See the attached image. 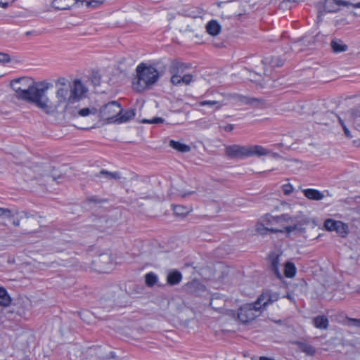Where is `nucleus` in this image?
I'll return each mask as SVG.
<instances>
[{
	"instance_id": "obj_37",
	"label": "nucleus",
	"mask_w": 360,
	"mask_h": 360,
	"mask_svg": "<svg viewBox=\"0 0 360 360\" xmlns=\"http://www.w3.org/2000/svg\"><path fill=\"white\" fill-rule=\"evenodd\" d=\"M164 119L162 117H154L151 120L143 119L141 121V123L144 124H160L164 122Z\"/></svg>"
},
{
	"instance_id": "obj_57",
	"label": "nucleus",
	"mask_w": 360,
	"mask_h": 360,
	"mask_svg": "<svg viewBox=\"0 0 360 360\" xmlns=\"http://www.w3.org/2000/svg\"><path fill=\"white\" fill-rule=\"evenodd\" d=\"M357 142H359V143H357V146H360V139H359V141H355V143H357Z\"/></svg>"
},
{
	"instance_id": "obj_56",
	"label": "nucleus",
	"mask_w": 360,
	"mask_h": 360,
	"mask_svg": "<svg viewBox=\"0 0 360 360\" xmlns=\"http://www.w3.org/2000/svg\"><path fill=\"white\" fill-rule=\"evenodd\" d=\"M31 33H32V32H30V31L27 32H26V35H30V34H31Z\"/></svg>"
},
{
	"instance_id": "obj_24",
	"label": "nucleus",
	"mask_w": 360,
	"mask_h": 360,
	"mask_svg": "<svg viewBox=\"0 0 360 360\" xmlns=\"http://www.w3.org/2000/svg\"><path fill=\"white\" fill-rule=\"evenodd\" d=\"M338 5L336 1L326 0L324 2L323 8L324 11L328 13H336L340 11V6Z\"/></svg>"
},
{
	"instance_id": "obj_53",
	"label": "nucleus",
	"mask_w": 360,
	"mask_h": 360,
	"mask_svg": "<svg viewBox=\"0 0 360 360\" xmlns=\"http://www.w3.org/2000/svg\"><path fill=\"white\" fill-rule=\"evenodd\" d=\"M338 121L342 127H343V125H345L344 123V121L340 117H338Z\"/></svg>"
},
{
	"instance_id": "obj_13",
	"label": "nucleus",
	"mask_w": 360,
	"mask_h": 360,
	"mask_svg": "<svg viewBox=\"0 0 360 360\" xmlns=\"http://www.w3.org/2000/svg\"><path fill=\"white\" fill-rule=\"evenodd\" d=\"M293 344L300 349V350L304 353H305L308 356H314L316 352V349L312 345L299 340H296L293 342Z\"/></svg>"
},
{
	"instance_id": "obj_31",
	"label": "nucleus",
	"mask_w": 360,
	"mask_h": 360,
	"mask_svg": "<svg viewBox=\"0 0 360 360\" xmlns=\"http://www.w3.org/2000/svg\"><path fill=\"white\" fill-rule=\"evenodd\" d=\"M173 211L175 215L184 217L190 212V209L183 205L173 206Z\"/></svg>"
},
{
	"instance_id": "obj_28",
	"label": "nucleus",
	"mask_w": 360,
	"mask_h": 360,
	"mask_svg": "<svg viewBox=\"0 0 360 360\" xmlns=\"http://www.w3.org/2000/svg\"><path fill=\"white\" fill-rule=\"evenodd\" d=\"M284 274L287 278H292L296 274V267L292 262H287L285 264Z\"/></svg>"
},
{
	"instance_id": "obj_29",
	"label": "nucleus",
	"mask_w": 360,
	"mask_h": 360,
	"mask_svg": "<svg viewBox=\"0 0 360 360\" xmlns=\"http://www.w3.org/2000/svg\"><path fill=\"white\" fill-rule=\"evenodd\" d=\"M169 192V195L172 196H180L181 198H186L195 193L193 191L183 192L174 188L173 186H171Z\"/></svg>"
},
{
	"instance_id": "obj_15",
	"label": "nucleus",
	"mask_w": 360,
	"mask_h": 360,
	"mask_svg": "<svg viewBox=\"0 0 360 360\" xmlns=\"http://www.w3.org/2000/svg\"><path fill=\"white\" fill-rule=\"evenodd\" d=\"M95 262L98 264L100 267V271L107 272L108 268L106 266L111 264V258L108 255L103 254L98 256Z\"/></svg>"
},
{
	"instance_id": "obj_45",
	"label": "nucleus",
	"mask_w": 360,
	"mask_h": 360,
	"mask_svg": "<svg viewBox=\"0 0 360 360\" xmlns=\"http://www.w3.org/2000/svg\"><path fill=\"white\" fill-rule=\"evenodd\" d=\"M1 216H6L7 217H11L12 216L11 210L9 209L0 207V217H1Z\"/></svg>"
},
{
	"instance_id": "obj_35",
	"label": "nucleus",
	"mask_w": 360,
	"mask_h": 360,
	"mask_svg": "<svg viewBox=\"0 0 360 360\" xmlns=\"http://www.w3.org/2000/svg\"><path fill=\"white\" fill-rule=\"evenodd\" d=\"M86 201L88 202H93L94 204H101L103 202H107L108 200L106 198H100L96 195H91L86 198Z\"/></svg>"
},
{
	"instance_id": "obj_21",
	"label": "nucleus",
	"mask_w": 360,
	"mask_h": 360,
	"mask_svg": "<svg viewBox=\"0 0 360 360\" xmlns=\"http://www.w3.org/2000/svg\"><path fill=\"white\" fill-rule=\"evenodd\" d=\"M96 177L104 176L107 179L119 180L121 178L120 173L118 172H111L105 169H101L95 175Z\"/></svg>"
},
{
	"instance_id": "obj_47",
	"label": "nucleus",
	"mask_w": 360,
	"mask_h": 360,
	"mask_svg": "<svg viewBox=\"0 0 360 360\" xmlns=\"http://www.w3.org/2000/svg\"><path fill=\"white\" fill-rule=\"evenodd\" d=\"M233 129H234V125L231 124H228L227 125L224 127V129L228 132L231 131Z\"/></svg>"
},
{
	"instance_id": "obj_7",
	"label": "nucleus",
	"mask_w": 360,
	"mask_h": 360,
	"mask_svg": "<svg viewBox=\"0 0 360 360\" xmlns=\"http://www.w3.org/2000/svg\"><path fill=\"white\" fill-rule=\"evenodd\" d=\"M324 227L326 230L335 231L341 237H345L348 233V226L341 221H335L332 219H328L324 222Z\"/></svg>"
},
{
	"instance_id": "obj_38",
	"label": "nucleus",
	"mask_w": 360,
	"mask_h": 360,
	"mask_svg": "<svg viewBox=\"0 0 360 360\" xmlns=\"http://www.w3.org/2000/svg\"><path fill=\"white\" fill-rule=\"evenodd\" d=\"M347 321L349 326L360 328V319L347 318Z\"/></svg>"
},
{
	"instance_id": "obj_52",
	"label": "nucleus",
	"mask_w": 360,
	"mask_h": 360,
	"mask_svg": "<svg viewBox=\"0 0 360 360\" xmlns=\"http://www.w3.org/2000/svg\"><path fill=\"white\" fill-rule=\"evenodd\" d=\"M349 6H352L354 8H360V2L354 4H351Z\"/></svg>"
},
{
	"instance_id": "obj_14",
	"label": "nucleus",
	"mask_w": 360,
	"mask_h": 360,
	"mask_svg": "<svg viewBox=\"0 0 360 360\" xmlns=\"http://www.w3.org/2000/svg\"><path fill=\"white\" fill-rule=\"evenodd\" d=\"M181 280L182 274L176 269L172 270L167 276V283L170 285H176L179 284Z\"/></svg>"
},
{
	"instance_id": "obj_58",
	"label": "nucleus",
	"mask_w": 360,
	"mask_h": 360,
	"mask_svg": "<svg viewBox=\"0 0 360 360\" xmlns=\"http://www.w3.org/2000/svg\"><path fill=\"white\" fill-rule=\"evenodd\" d=\"M34 167L37 169L39 167V166L38 165H34Z\"/></svg>"
},
{
	"instance_id": "obj_20",
	"label": "nucleus",
	"mask_w": 360,
	"mask_h": 360,
	"mask_svg": "<svg viewBox=\"0 0 360 360\" xmlns=\"http://www.w3.org/2000/svg\"><path fill=\"white\" fill-rule=\"evenodd\" d=\"M314 325L319 329H326L328 326V319L326 316H317L313 319Z\"/></svg>"
},
{
	"instance_id": "obj_17",
	"label": "nucleus",
	"mask_w": 360,
	"mask_h": 360,
	"mask_svg": "<svg viewBox=\"0 0 360 360\" xmlns=\"http://www.w3.org/2000/svg\"><path fill=\"white\" fill-rule=\"evenodd\" d=\"M330 46L333 51L335 53L345 52L348 49V46L344 44L341 39L337 38L332 39Z\"/></svg>"
},
{
	"instance_id": "obj_2",
	"label": "nucleus",
	"mask_w": 360,
	"mask_h": 360,
	"mask_svg": "<svg viewBox=\"0 0 360 360\" xmlns=\"http://www.w3.org/2000/svg\"><path fill=\"white\" fill-rule=\"evenodd\" d=\"M167 69V64L163 60L151 63H140L136 68V76L132 81L133 89L137 92L150 89L162 77Z\"/></svg>"
},
{
	"instance_id": "obj_32",
	"label": "nucleus",
	"mask_w": 360,
	"mask_h": 360,
	"mask_svg": "<svg viewBox=\"0 0 360 360\" xmlns=\"http://www.w3.org/2000/svg\"><path fill=\"white\" fill-rule=\"evenodd\" d=\"M266 297L268 296V301H265L263 303V307H266L267 305L277 301L279 298V294L276 292H271L268 291V295H265Z\"/></svg>"
},
{
	"instance_id": "obj_30",
	"label": "nucleus",
	"mask_w": 360,
	"mask_h": 360,
	"mask_svg": "<svg viewBox=\"0 0 360 360\" xmlns=\"http://www.w3.org/2000/svg\"><path fill=\"white\" fill-rule=\"evenodd\" d=\"M158 281V276L153 272H149L145 275V283L148 287H153Z\"/></svg>"
},
{
	"instance_id": "obj_34",
	"label": "nucleus",
	"mask_w": 360,
	"mask_h": 360,
	"mask_svg": "<svg viewBox=\"0 0 360 360\" xmlns=\"http://www.w3.org/2000/svg\"><path fill=\"white\" fill-rule=\"evenodd\" d=\"M266 295H268V291L262 292L257 299V300L253 302L257 307H260V309H262V307H263V303L265 301H268V296H265Z\"/></svg>"
},
{
	"instance_id": "obj_46",
	"label": "nucleus",
	"mask_w": 360,
	"mask_h": 360,
	"mask_svg": "<svg viewBox=\"0 0 360 360\" xmlns=\"http://www.w3.org/2000/svg\"><path fill=\"white\" fill-rule=\"evenodd\" d=\"M343 130H344V133L345 134V136L348 138H352V134L349 131V130L347 129V127H346V125H343V127H342Z\"/></svg>"
},
{
	"instance_id": "obj_36",
	"label": "nucleus",
	"mask_w": 360,
	"mask_h": 360,
	"mask_svg": "<svg viewBox=\"0 0 360 360\" xmlns=\"http://www.w3.org/2000/svg\"><path fill=\"white\" fill-rule=\"evenodd\" d=\"M240 101L245 104L255 105L259 102V99L256 98H249L247 96H241Z\"/></svg>"
},
{
	"instance_id": "obj_42",
	"label": "nucleus",
	"mask_w": 360,
	"mask_h": 360,
	"mask_svg": "<svg viewBox=\"0 0 360 360\" xmlns=\"http://www.w3.org/2000/svg\"><path fill=\"white\" fill-rule=\"evenodd\" d=\"M11 57L8 53L0 52V64H4L10 62Z\"/></svg>"
},
{
	"instance_id": "obj_51",
	"label": "nucleus",
	"mask_w": 360,
	"mask_h": 360,
	"mask_svg": "<svg viewBox=\"0 0 360 360\" xmlns=\"http://www.w3.org/2000/svg\"><path fill=\"white\" fill-rule=\"evenodd\" d=\"M259 360H275V359L270 358V357L263 356H260L259 358Z\"/></svg>"
},
{
	"instance_id": "obj_26",
	"label": "nucleus",
	"mask_w": 360,
	"mask_h": 360,
	"mask_svg": "<svg viewBox=\"0 0 360 360\" xmlns=\"http://www.w3.org/2000/svg\"><path fill=\"white\" fill-rule=\"evenodd\" d=\"M264 64H269L273 68L281 67L283 65V60L280 57L266 58L262 60Z\"/></svg>"
},
{
	"instance_id": "obj_40",
	"label": "nucleus",
	"mask_w": 360,
	"mask_h": 360,
	"mask_svg": "<svg viewBox=\"0 0 360 360\" xmlns=\"http://www.w3.org/2000/svg\"><path fill=\"white\" fill-rule=\"evenodd\" d=\"M282 190L285 195H288L292 193L293 187L290 184H287L282 186Z\"/></svg>"
},
{
	"instance_id": "obj_8",
	"label": "nucleus",
	"mask_w": 360,
	"mask_h": 360,
	"mask_svg": "<svg viewBox=\"0 0 360 360\" xmlns=\"http://www.w3.org/2000/svg\"><path fill=\"white\" fill-rule=\"evenodd\" d=\"M69 87L70 94L68 97V103H75L79 101L86 91L84 86L79 79L74 82L72 86L69 85Z\"/></svg>"
},
{
	"instance_id": "obj_18",
	"label": "nucleus",
	"mask_w": 360,
	"mask_h": 360,
	"mask_svg": "<svg viewBox=\"0 0 360 360\" xmlns=\"http://www.w3.org/2000/svg\"><path fill=\"white\" fill-rule=\"evenodd\" d=\"M304 196L312 200H321L324 198V195L316 189L307 188L302 191Z\"/></svg>"
},
{
	"instance_id": "obj_11",
	"label": "nucleus",
	"mask_w": 360,
	"mask_h": 360,
	"mask_svg": "<svg viewBox=\"0 0 360 360\" xmlns=\"http://www.w3.org/2000/svg\"><path fill=\"white\" fill-rule=\"evenodd\" d=\"M190 63H185L174 59L171 61L168 68L170 74H179L183 73L186 70L191 68Z\"/></svg>"
},
{
	"instance_id": "obj_6",
	"label": "nucleus",
	"mask_w": 360,
	"mask_h": 360,
	"mask_svg": "<svg viewBox=\"0 0 360 360\" xmlns=\"http://www.w3.org/2000/svg\"><path fill=\"white\" fill-rule=\"evenodd\" d=\"M293 225L287 226L284 227V230L279 229L274 227H264L263 225H260L257 227V231L262 234H266L267 232L270 233H283L284 231L289 233L292 231H297L299 233H302L304 231V228L302 226V224L297 220V217H295V221H294Z\"/></svg>"
},
{
	"instance_id": "obj_23",
	"label": "nucleus",
	"mask_w": 360,
	"mask_h": 360,
	"mask_svg": "<svg viewBox=\"0 0 360 360\" xmlns=\"http://www.w3.org/2000/svg\"><path fill=\"white\" fill-rule=\"evenodd\" d=\"M169 145L172 148L181 153H186L191 150V147L188 145L174 140H171Z\"/></svg>"
},
{
	"instance_id": "obj_41",
	"label": "nucleus",
	"mask_w": 360,
	"mask_h": 360,
	"mask_svg": "<svg viewBox=\"0 0 360 360\" xmlns=\"http://www.w3.org/2000/svg\"><path fill=\"white\" fill-rule=\"evenodd\" d=\"M103 3L101 0H88L86 1V6L87 7H96Z\"/></svg>"
},
{
	"instance_id": "obj_12",
	"label": "nucleus",
	"mask_w": 360,
	"mask_h": 360,
	"mask_svg": "<svg viewBox=\"0 0 360 360\" xmlns=\"http://www.w3.org/2000/svg\"><path fill=\"white\" fill-rule=\"evenodd\" d=\"M266 224L269 227L272 224L280 223L281 221H286L293 223L295 221V217H291L288 214H281V216L272 217L271 215H266Z\"/></svg>"
},
{
	"instance_id": "obj_55",
	"label": "nucleus",
	"mask_w": 360,
	"mask_h": 360,
	"mask_svg": "<svg viewBox=\"0 0 360 360\" xmlns=\"http://www.w3.org/2000/svg\"><path fill=\"white\" fill-rule=\"evenodd\" d=\"M52 176H53V180H56L58 178H59V177H60V176H58V177H56V176H53V175Z\"/></svg>"
},
{
	"instance_id": "obj_43",
	"label": "nucleus",
	"mask_w": 360,
	"mask_h": 360,
	"mask_svg": "<svg viewBox=\"0 0 360 360\" xmlns=\"http://www.w3.org/2000/svg\"><path fill=\"white\" fill-rule=\"evenodd\" d=\"M181 83H184L185 84H189L192 81V75L190 74L184 75L181 78Z\"/></svg>"
},
{
	"instance_id": "obj_49",
	"label": "nucleus",
	"mask_w": 360,
	"mask_h": 360,
	"mask_svg": "<svg viewBox=\"0 0 360 360\" xmlns=\"http://www.w3.org/2000/svg\"><path fill=\"white\" fill-rule=\"evenodd\" d=\"M9 6V4L8 2H3V1H0V7H2L4 8H8Z\"/></svg>"
},
{
	"instance_id": "obj_33",
	"label": "nucleus",
	"mask_w": 360,
	"mask_h": 360,
	"mask_svg": "<svg viewBox=\"0 0 360 360\" xmlns=\"http://www.w3.org/2000/svg\"><path fill=\"white\" fill-rule=\"evenodd\" d=\"M97 112V110L95 108H84L78 111V115L82 117H86L89 115H96Z\"/></svg>"
},
{
	"instance_id": "obj_39",
	"label": "nucleus",
	"mask_w": 360,
	"mask_h": 360,
	"mask_svg": "<svg viewBox=\"0 0 360 360\" xmlns=\"http://www.w3.org/2000/svg\"><path fill=\"white\" fill-rule=\"evenodd\" d=\"M171 75H172V77L170 79V82L172 84L178 85L181 83V77H180L179 74H171Z\"/></svg>"
},
{
	"instance_id": "obj_22",
	"label": "nucleus",
	"mask_w": 360,
	"mask_h": 360,
	"mask_svg": "<svg viewBox=\"0 0 360 360\" xmlns=\"http://www.w3.org/2000/svg\"><path fill=\"white\" fill-rule=\"evenodd\" d=\"M135 110L129 109L126 110L120 117L116 118L114 122L117 123L126 122L131 120L135 116Z\"/></svg>"
},
{
	"instance_id": "obj_1",
	"label": "nucleus",
	"mask_w": 360,
	"mask_h": 360,
	"mask_svg": "<svg viewBox=\"0 0 360 360\" xmlns=\"http://www.w3.org/2000/svg\"><path fill=\"white\" fill-rule=\"evenodd\" d=\"M28 81L27 77H20L11 82V87L15 92L13 98L34 104L47 115L56 112V106L52 104L46 95L50 84L32 81L30 84L26 85L25 82Z\"/></svg>"
},
{
	"instance_id": "obj_4",
	"label": "nucleus",
	"mask_w": 360,
	"mask_h": 360,
	"mask_svg": "<svg viewBox=\"0 0 360 360\" xmlns=\"http://www.w3.org/2000/svg\"><path fill=\"white\" fill-rule=\"evenodd\" d=\"M262 314L260 307H257L254 303H247L242 305L238 310V319L243 324L248 323Z\"/></svg>"
},
{
	"instance_id": "obj_16",
	"label": "nucleus",
	"mask_w": 360,
	"mask_h": 360,
	"mask_svg": "<svg viewBox=\"0 0 360 360\" xmlns=\"http://www.w3.org/2000/svg\"><path fill=\"white\" fill-rule=\"evenodd\" d=\"M269 260L271 262V270L274 275L279 279L282 278V274H281L278 268L279 264V257L275 254L269 255Z\"/></svg>"
},
{
	"instance_id": "obj_19",
	"label": "nucleus",
	"mask_w": 360,
	"mask_h": 360,
	"mask_svg": "<svg viewBox=\"0 0 360 360\" xmlns=\"http://www.w3.org/2000/svg\"><path fill=\"white\" fill-rule=\"evenodd\" d=\"M206 30L210 35L217 36L221 32V25L217 20H212L207 23Z\"/></svg>"
},
{
	"instance_id": "obj_5",
	"label": "nucleus",
	"mask_w": 360,
	"mask_h": 360,
	"mask_svg": "<svg viewBox=\"0 0 360 360\" xmlns=\"http://www.w3.org/2000/svg\"><path fill=\"white\" fill-rule=\"evenodd\" d=\"M122 112V108L117 101H110L103 105L99 110V117L108 123L112 122Z\"/></svg>"
},
{
	"instance_id": "obj_50",
	"label": "nucleus",
	"mask_w": 360,
	"mask_h": 360,
	"mask_svg": "<svg viewBox=\"0 0 360 360\" xmlns=\"http://www.w3.org/2000/svg\"><path fill=\"white\" fill-rule=\"evenodd\" d=\"M13 224L15 226H19L20 225V220L16 219H13Z\"/></svg>"
},
{
	"instance_id": "obj_48",
	"label": "nucleus",
	"mask_w": 360,
	"mask_h": 360,
	"mask_svg": "<svg viewBox=\"0 0 360 360\" xmlns=\"http://www.w3.org/2000/svg\"><path fill=\"white\" fill-rule=\"evenodd\" d=\"M116 358H117V356H116L115 353L114 352H110L109 354V356H107L106 359H115Z\"/></svg>"
},
{
	"instance_id": "obj_27",
	"label": "nucleus",
	"mask_w": 360,
	"mask_h": 360,
	"mask_svg": "<svg viewBox=\"0 0 360 360\" xmlns=\"http://www.w3.org/2000/svg\"><path fill=\"white\" fill-rule=\"evenodd\" d=\"M70 0H53L51 3V6L56 10H67L70 9L71 5H70Z\"/></svg>"
},
{
	"instance_id": "obj_54",
	"label": "nucleus",
	"mask_w": 360,
	"mask_h": 360,
	"mask_svg": "<svg viewBox=\"0 0 360 360\" xmlns=\"http://www.w3.org/2000/svg\"><path fill=\"white\" fill-rule=\"evenodd\" d=\"M272 156L275 158H280L281 156L279 155V154L276 153H272Z\"/></svg>"
},
{
	"instance_id": "obj_10",
	"label": "nucleus",
	"mask_w": 360,
	"mask_h": 360,
	"mask_svg": "<svg viewBox=\"0 0 360 360\" xmlns=\"http://www.w3.org/2000/svg\"><path fill=\"white\" fill-rule=\"evenodd\" d=\"M70 91L69 85L66 86L65 84H63V86L60 87L58 89L56 92V97L58 98L57 104H53V105L56 106V109L61 104L67 102L66 108H68V105H69L70 103H68V97L70 96Z\"/></svg>"
},
{
	"instance_id": "obj_9",
	"label": "nucleus",
	"mask_w": 360,
	"mask_h": 360,
	"mask_svg": "<svg viewBox=\"0 0 360 360\" xmlns=\"http://www.w3.org/2000/svg\"><path fill=\"white\" fill-rule=\"evenodd\" d=\"M184 290L188 295L198 297L205 292L206 287L200 281L194 279L184 285Z\"/></svg>"
},
{
	"instance_id": "obj_25",
	"label": "nucleus",
	"mask_w": 360,
	"mask_h": 360,
	"mask_svg": "<svg viewBox=\"0 0 360 360\" xmlns=\"http://www.w3.org/2000/svg\"><path fill=\"white\" fill-rule=\"evenodd\" d=\"M11 302V298L6 290L3 287H0V305L3 307H8Z\"/></svg>"
},
{
	"instance_id": "obj_44",
	"label": "nucleus",
	"mask_w": 360,
	"mask_h": 360,
	"mask_svg": "<svg viewBox=\"0 0 360 360\" xmlns=\"http://www.w3.org/2000/svg\"><path fill=\"white\" fill-rule=\"evenodd\" d=\"M210 105V106L217 105V109H219L220 107L218 105V102L215 101H203L200 102V105Z\"/></svg>"
},
{
	"instance_id": "obj_3",
	"label": "nucleus",
	"mask_w": 360,
	"mask_h": 360,
	"mask_svg": "<svg viewBox=\"0 0 360 360\" xmlns=\"http://www.w3.org/2000/svg\"><path fill=\"white\" fill-rule=\"evenodd\" d=\"M225 153L231 159H243L252 156L266 155L271 151L259 145L242 146L235 144L226 147Z\"/></svg>"
}]
</instances>
